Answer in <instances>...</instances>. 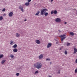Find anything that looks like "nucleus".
<instances>
[{"mask_svg": "<svg viewBox=\"0 0 77 77\" xmlns=\"http://www.w3.org/2000/svg\"><path fill=\"white\" fill-rule=\"evenodd\" d=\"M48 10L46 8H43L41 11V15H44V14H45V16H47L48 15V13L46 12V11H48Z\"/></svg>", "mask_w": 77, "mask_h": 77, "instance_id": "1", "label": "nucleus"}, {"mask_svg": "<svg viewBox=\"0 0 77 77\" xmlns=\"http://www.w3.org/2000/svg\"><path fill=\"white\" fill-rule=\"evenodd\" d=\"M34 66L37 69H40L42 67V64L39 63H37L34 65Z\"/></svg>", "mask_w": 77, "mask_h": 77, "instance_id": "2", "label": "nucleus"}, {"mask_svg": "<svg viewBox=\"0 0 77 77\" xmlns=\"http://www.w3.org/2000/svg\"><path fill=\"white\" fill-rule=\"evenodd\" d=\"M65 36H66V35L65 34H64L62 35H60L59 36V37H60V38H61V40L62 42L63 41V40L65 39L66 38V37H65Z\"/></svg>", "mask_w": 77, "mask_h": 77, "instance_id": "3", "label": "nucleus"}, {"mask_svg": "<svg viewBox=\"0 0 77 77\" xmlns=\"http://www.w3.org/2000/svg\"><path fill=\"white\" fill-rule=\"evenodd\" d=\"M19 9L21 10V11H22V12H24V10H23V6L22 5H20L19 7Z\"/></svg>", "mask_w": 77, "mask_h": 77, "instance_id": "4", "label": "nucleus"}, {"mask_svg": "<svg viewBox=\"0 0 77 77\" xmlns=\"http://www.w3.org/2000/svg\"><path fill=\"white\" fill-rule=\"evenodd\" d=\"M55 21L56 22H57L58 23H60L61 21V19L59 18H57L55 19Z\"/></svg>", "mask_w": 77, "mask_h": 77, "instance_id": "5", "label": "nucleus"}, {"mask_svg": "<svg viewBox=\"0 0 77 77\" xmlns=\"http://www.w3.org/2000/svg\"><path fill=\"white\" fill-rule=\"evenodd\" d=\"M52 45V44L51 43H49L47 45V48H50L51 47Z\"/></svg>", "mask_w": 77, "mask_h": 77, "instance_id": "6", "label": "nucleus"}, {"mask_svg": "<svg viewBox=\"0 0 77 77\" xmlns=\"http://www.w3.org/2000/svg\"><path fill=\"white\" fill-rule=\"evenodd\" d=\"M35 42L37 44H41V41L39 40H35Z\"/></svg>", "mask_w": 77, "mask_h": 77, "instance_id": "7", "label": "nucleus"}, {"mask_svg": "<svg viewBox=\"0 0 77 77\" xmlns=\"http://www.w3.org/2000/svg\"><path fill=\"white\" fill-rule=\"evenodd\" d=\"M38 58L39 59H42L43 58V55L41 54L39 57Z\"/></svg>", "mask_w": 77, "mask_h": 77, "instance_id": "8", "label": "nucleus"}, {"mask_svg": "<svg viewBox=\"0 0 77 77\" xmlns=\"http://www.w3.org/2000/svg\"><path fill=\"white\" fill-rule=\"evenodd\" d=\"M12 15H13V12H10L8 14L9 17H12Z\"/></svg>", "mask_w": 77, "mask_h": 77, "instance_id": "9", "label": "nucleus"}, {"mask_svg": "<svg viewBox=\"0 0 77 77\" xmlns=\"http://www.w3.org/2000/svg\"><path fill=\"white\" fill-rule=\"evenodd\" d=\"M14 52V53H17V51H18V50H17V48H14L13 49V50Z\"/></svg>", "mask_w": 77, "mask_h": 77, "instance_id": "10", "label": "nucleus"}, {"mask_svg": "<svg viewBox=\"0 0 77 77\" xmlns=\"http://www.w3.org/2000/svg\"><path fill=\"white\" fill-rule=\"evenodd\" d=\"M29 5H30V3H29L28 2H26L25 3V5L26 6H29Z\"/></svg>", "mask_w": 77, "mask_h": 77, "instance_id": "11", "label": "nucleus"}, {"mask_svg": "<svg viewBox=\"0 0 77 77\" xmlns=\"http://www.w3.org/2000/svg\"><path fill=\"white\" fill-rule=\"evenodd\" d=\"M9 57H11V58H14V56L13 54H11L10 55Z\"/></svg>", "mask_w": 77, "mask_h": 77, "instance_id": "12", "label": "nucleus"}, {"mask_svg": "<svg viewBox=\"0 0 77 77\" xmlns=\"http://www.w3.org/2000/svg\"><path fill=\"white\" fill-rule=\"evenodd\" d=\"M5 62H6V60H3L1 61V63H2V64H3Z\"/></svg>", "mask_w": 77, "mask_h": 77, "instance_id": "13", "label": "nucleus"}, {"mask_svg": "<svg viewBox=\"0 0 77 77\" xmlns=\"http://www.w3.org/2000/svg\"><path fill=\"white\" fill-rule=\"evenodd\" d=\"M14 44V41H13L12 40H11L10 41V45H13V44Z\"/></svg>", "mask_w": 77, "mask_h": 77, "instance_id": "14", "label": "nucleus"}, {"mask_svg": "<svg viewBox=\"0 0 77 77\" xmlns=\"http://www.w3.org/2000/svg\"><path fill=\"white\" fill-rule=\"evenodd\" d=\"M74 53H77V49L75 48H74Z\"/></svg>", "mask_w": 77, "mask_h": 77, "instance_id": "15", "label": "nucleus"}, {"mask_svg": "<svg viewBox=\"0 0 77 77\" xmlns=\"http://www.w3.org/2000/svg\"><path fill=\"white\" fill-rule=\"evenodd\" d=\"M40 13V11H38L35 14V15H39Z\"/></svg>", "mask_w": 77, "mask_h": 77, "instance_id": "16", "label": "nucleus"}, {"mask_svg": "<svg viewBox=\"0 0 77 77\" xmlns=\"http://www.w3.org/2000/svg\"><path fill=\"white\" fill-rule=\"evenodd\" d=\"M69 34L70 35H72V36L74 35V33L72 32H70Z\"/></svg>", "mask_w": 77, "mask_h": 77, "instance_id": "17", "label": "nucleus"}, {"mask_svg": "<svg viewBox=\"0 0 77 77\" xmlns=\"http://www.w3.org/2000/svg\"><path fill=\"white\" fill-rule=\"evenodd\" d=\"M38 73H39V72H38V71H36L34 73V74L35 75H36V74H38Z\"/></svg>", "mask_w": 77, "mask_h": 77, "instance_id": "18", "label": "nucleus"}, {"mask_svg": "<svg viewBox=\"0 0 77 77\" xmlns=\"http://www.w3.org/2000/svg\"><path fill=\"white\" fill-rule=\"evenodd\" d=\"M13 48H17V45L15 44L13 45Z\"/></svg>", "mask_w": 77, "mask_h": 77, "instance_id": "19", "label": "nucleus"}, {"mask_svg": "<svg viewBox=\"0 0 77 77\" xmlns=\"http://www.w3.org/2000/svg\"><path fill=\"white\" fill-rule=\"evenodd\" d=\"M54 14H57V11L56 10H55L54 12Z\"/></svg>", "mask_w": 77, "mask_h": 77, "instance_id": "20", "label": "nucleus"}, {"mask_svg": "<svg viewBox=\"0 0 77 77\" xmlns=\"http://www.w3.org/2000/svg\"><path fill=\"white\" fill-rule=\"evenodd\" d=\"M16 36L17 37H18L19 36H20V34H19L18 33H16Z\"/></svg>", "mask_w": 77, "mask_h": 77, "instance_id": "21", "label": "nucleus"}, {"mask_svg": "<svg viewBox=\"0 0 77 77\" xmlns=\"http://www.w3.org/2000/svg\"><path fill=\"white\" fill-rule=\"evenodd\" d=\"M3 57V54L0 55V59H2V58Z\"/></svg>", "mask_w": 77, "mask_h": 77, "instance_id": "22", "label": "nucleus"}, {"mask_svg": "<svg viewBox=\"0 0 77 77\" xmlns=\"http://www.w3.org/2000/svg\"><path fill=\"white\" fill-rule=\"evenodd\" d=\"M3 17L2 16H0V20H3Z\"/></svg>", "mask_w": 77, "mask_h": 77, "instance_id": "23", "label": "nucleus"}, {"mask_svg": "<svg viewBox=\"0 0 77 77\" xmlns=\"http://www.w3.org/2000/svg\"><path fill=\"white\" fill-rule=\"evenodd\" d=\"M64 54L66 55L67 54H68V52H67L66 51H65L64 52Z\"/></svg>", "mask_w": 77, "mask_h": 77, "instance_id": "24", "label": "nucleus"}, {"mask_svg": "<svg viewBox=\"0 0 77 77\" xmlns=\"http://www.w3.org/2000/svg\"><path fill=\"white\" fill-rule=\"evenodd\" d=\"M5 11H6V9L5 8H4L2 10V12H5Z\"/></svg>", "mask_w": 77, "mask_h": 77, "instance_id": "25", "label": "nucleus"}, {"mask_svg": "<svg viewBox=\"0 0 77 77\" xmlns=\"http://www.w3.org/2000/svg\"><path fill=\"white\" fill-rule=\"evenodd\" d=\"M46 61H47V60H48V61H50V59L49 58H46Z\"/></svg>", "mask_w": 77, "mask_h": 77, "instance_id": "26", "label": "nucleus"}, {"mask_svg": "<svg viewBox=\"0 0 77 77\" xmlns=\"http://www.w3.org/2000/svg\"><path fill=\"white\" fill-rule=\"evenodd\" d=\"M70 45V43H68L67 44V46H68Z\"/></svg>", "mask_w": 77, "mask_h": 77, "instance_id": "27", "label": "nucleus"}, {"mask_svg": "<svg viewBox=\"0 0 77 77\" xmlns=\"http://www.w3.org/2000/svg\"><path fill=\"white\" fill-rule=\"evenodd\" d=\"M75 73H77V69H76L75 70Z\"/></svg>", "mask_w": 77, "mask_h": 77, "instance_id": "28", "label": "nucleus"}, {"mask_svg": "<svg viewBox=\"0 0 77 77\" xmlns=\"http://www.w3.org/2000/svg\"><path fill=\"white\" fill-rule=\"evenodd\" d=\"M16 75L17 76H18L20 75V74L19 73H17L16 74Z\"/></svg>", "mask_w": 77, "mask_h": 77, "instance_id": "29", "label": "nucleus"}, {"mask_svg": "<svg viewBox=\"0 0 77 77\" xmlns=\"http://www.w3.org/2000/svg\"><path fill=\"white\" fill-rule=\"evenodd\" d=\"M27 1L29 3H30V2H31V0H27Z\"/></svg>", "mask_w": 77, "mask_h": 77, "instance_id": "30", "label": "nucleus"}, {"mask_svg": "<svg viewBox=\"0 0 77 77\" xmlns=\"http://www.w3.org/2000/svg\"><path fill=\"white\" fill-rule=\"evenodd\" d=\"M54 14V12L52 11L51 12V14Z\"/></svg>", "mask_w": 77, "mask_h": 77, "instance_id": "31", "label": "nucleus"}, {"mask_svg": "<svg viewBox=\"0 0 77 77\" xmlns=\"http://www.w3.org/2000/svg\"><path fill=\"white\" fill-rule=\"evenodd\" d=\"M58 43H59V42H56V44H58Z\"/></svg>", "mask_w": 77, "mask_h": 77, "instance_id": "32", "label": "nucleus"}, {"mask_svg": "<svg viewBox=\"0 0 77 77\" xmlns=\"http://www.w3.org/2000/svg\"><path fill=\"white\" fill-rule=\"evenodd\" d=\"M75 62L77 63V59H76L75 60Z\"/></svg>", "mask_w": 77, "mask_h": 77, "instance_id": "33", "label": "nucleus"}, {"mask_svg": "<svg viewBox=\"0 0 77 77\" xmlns=\"http://www.w3.org/2000/svg\"><path fill=\"white\" fill-rule=\"evenodd\" d=\"M3 16H6V14H4L3 15Z\"/></svg>", "mask_w": 77, "mask_h": 77, "instance_id": "34", "label": "nucleus"}, {"mask_svg": "<svg viewBox=\"0 0 77 77\" xmlns=\"http://www.w3.org/2000/svg\"><path fill=\"white\" fill-rule=\"evenodd\" d=\"M67 23H66V22H65V23H64V24H66Z\"/></svg>", "mask_w": 77, "mask_h": 77, "instance_id": "35", "label": "nucleus"}, {"mask_svg": "<svg viewBox=\"0 0 77 77\" xmlns=\"http://www.w3.org/2000/svg\"><path fill=\"white\" fill-rule=\"evenodd\" d=\"M58 74H60V72L59 71L58 72Z\"/></svg>", "mask_w": 77, "mask_h": 77, "instance_id": "36", "label": "nucleus"}, {"mask_svg": "<svg viewBox=\"0 0 77 77\" xmlns=\"http://www.w3.org/2000/svg\"><path fill=\"white\" fill-rule=\"evenodd\" d=\"M54 0H51V2H52Z\"/></svg>", "mask_w": 77, "mask_h": 77, "instance_id": "37", "label": "nucleus"}, {"mask_svg": "<svg viewBox=\"0 0 77 77\" xmlns=\"http://www.w3.org/2000/svg\"><path fill=\"white\" fill-rule=\"evenodd\" d=\"M24 21H26V19Z\"/></svg>", "mask_w": 77, "mask_h": 77, "instance_id": "38", "label": "nucleus"}, {"mask_svg": "<svg viewBox=\"0 0 77 77\" xmlns=\"http://www.w3.org/2000/svg\"><path fill=\"white\" fill-rule=\"evenodd\" d=\"M60 50H62V48H60Z\"/></svg>", "mask_w": 77, "mask_h": 77, "instance_id": "39", "label": "nucleus"}, {"mask_svg": "<svg viewBox=\"0 0 77 77\" xmlns=\"http://www.w3.org/2000/svg\"><path fill=\"white\" fill-rule=\"evenodd\" d=\"M49 77H52V76H49Z\"/></svg>", "mask_w": 77, "mask_h": 77, "instance_id": "40", "label": "nucleus"}]
</instances>
